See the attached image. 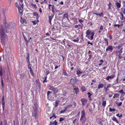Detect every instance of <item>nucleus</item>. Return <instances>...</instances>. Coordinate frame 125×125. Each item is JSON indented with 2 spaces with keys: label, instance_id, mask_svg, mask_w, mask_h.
<instances>
[{
  "label": "nucleus",
  "instance_id": "1",
  "mask_svg": "<svg viewBox=\"0 0 125 125\" xmlns=\"http://www.w3.org/2000/svg\"><path fill=\"white\" fill-rule=\"evenodd\" d=\"M0 36L1 41L5 40L7 38V35L4 33V29L3 27V25L1 26V29Z\"/></svg>",
  "mask_w": 125,
  "mask_h": 125
},
{
  "label": "nucleus",
  "instance_id": "2",
  "mask_svg": "<svg viewBox=\"0 0 125 125\" xmlns=\"http://www.w3.org/2000/svg\"><path fill=\"white\" fill-rule=\"evenodd\" d=\"M48 88L49 90L52 91L54 93H57L59 92L58 88L54 87H52L49 86L48 87Z\"/></svg>",
  "mask_w": 125,
  "mask_h": 125
},
{
  "label": "nucleus",
  "instance_id": "3",
  "mask_svg": "<svg viewBox=\"0 0 125 125\" xmlns=\"http://www.w3.org/2000/svg\"><path fill=\"white\" fill-rule=\"evenodd\" d=\"M34 111L32 113V115L36 119L38 116V110L37 109H34Z\"/></svg>",
  "mask_w": 125,
  "mask_h": 125
},
{
  "label": "nucleus",
  "instance_id": "4",
  "mask_svg": "<svg viewBox=\"0 0 125 125\" xmlns=\"http://www.w3.org/2000/svg\"><path fill=\"white\" fill-rule=\"evenodd\" d=\"M16 24L13 22H10L9 25V28H14L16 26Z\"/></svg>",
  "mask_w": 125,
  "mask_h": 125
},
{
  "label": "nucleus",
  "instance_id": "5",
  "mask_svg": "<svg viewBox=\"0 0 125 125\" xmlns=\"http://www.w3.org/2000/svg\"><path fill=\"white\" fill-rule=\"evenodd\" d=\"M113 50V48L112 45L108 46L106 49V51H108L110 52H111Z\"/></svg>",
  "mask_w": 125,
  "mask_h": 125
},
{
  "label": "nucleus",
  "instance_id": "6",
  "mask_svg": "<svg viewBox=\"0 0 125 125\" xmlns=\"http://www.w3.org/2000/svg\"><path fill=\"white\" fill-rule=\"evenodd\" d=\"M82 105H84L86 104L87 102V100L86 99L83 98L81 100Z\"/></svg>",
  "mask_w": 125,
  "mask_h": 125
},
{
  "label": "nucleus",
  "instance_id": "7",
  "mask_svg": "<svg viewBox=\"0 0 125 125\" xmlns=\"http://www.w3.org/2000/svg\"><path fill=\"white\" fill-rule=\"evenodd\" d=\"M70 83H71L73 84L75 83L76 82V79L75 78H72L70 79Z\"/></svg>",
  "mask_w": 125,
  "mask_h": 125
},
{
  "label": "nucleus",
  "instance_id": "8",
  "mask_svg": "<svg viewBox=\"0 0 125 125\" xmlns=\"http://www.w3.org/2000/svg\"><path fill=\"white\" fill-rule=\"evenodd\" d=\"M85 115V113L84 110H83L82 111L81 113V118H80V120H81L83 117H85L84 116Z\"/></svg>",
  "mask_w": 125,
  "mask_h": 125
},
{
  "label": "nucleus",
  "instance_id": "9",
  "mask_svg": "<svg viewBox=\"0 0 125 125\" xmlns=\"http://www.w3.org/2000/svg\"><path fill=\"white\" fill-rule=\"evenodd\" d=\"M57 122L56 120H55L53 123L51 122L50 123V124L49 125H57Z\"/></svg>",
  "mask_w": 125,
  "mask_h": 125
},
{
  "label": "nucleus",
  "instance_id": "10",
  "mask_svg": "<svg viewBox=\"0 0 125 125\" xmlns=\"http://www.w3.org/2000/svg\"><path fill=\"white\" fill-rule=\"evenodd\" d=\"M115 77V75H113L110 76H108L106 78V79L107 80H109V79H112L113 78Z\"/></svg>",
  "mask_w": 125,
  "mask_h": 125
},
{
  "label": "nucleus",
  "instance_id": "11",
  "mask_svg": "<svg viewBox=\"0 0 125 125\" xmlns=\"http://www.w3.org/2000/svg\"><path fill=\"white\" fill-rule=\"evenodd\" d=\"M104 86V84L103 83L99 84L98 85V88L100 89L101 88H102Z\"/></svg>",
  "mask_w": 125,
  "mask_h": 125
},
{
  "label": "nucleus",
  "instance_id": "12",
  "mask_svg": "<svg viewBox=\"0 0 125 125\" xmlns=\"http://www.w3.org/2000/svg\"><path fill=\"white\" fill-rule=\"evenodd\" d=\"M36 82L37 84V86L39 87L40 89V84L39 80L37 79L36 80Z\"/></svg>",
  "mask_w": 125,
  "mask_h": 125
},
{
  "label": "nucleus",
  "instance_id": "13",
  "mask_svg": "<svg viewBox=\"0 0 125 125\" xmlns=\"http://www.w3.org/2000/svg\"><path fill=\"white\" fill-rule=\"evenodd\" d=\"M72 21H73V24H75L77 22V20L76 18H72L71 19Z\"/></svg>",
  "mask_w": 125,
  "mask_h": 125
},
{
  "label": "nucleus",
  "instance_id": "14",
  "mask_svg": "<svg viewBox=\"0 0 125 125\" xmlns=\"http://www.w3.org/2000/svg\"><path fill=\"white\" fill-rule=\"evenodd\" d=\"M73 65V64L71 61H70L68 63V65L69 67Z\"/></svg>",
  "mask_w": 125,
  "mask_h": 125
},
{
  "label": "nucleus",
  "instance_id": "15",
  "mask_svg": "<svg viewBox=\"0 0 125 125\" xmlns=\"http://www.w3.org/2000/svg\"><path fill=\"white\" fill-rule=\"evenodd\" d=\"M73 90L75 91V92L76 94L79 92V89L77 88H75L73 89Z\"/></svg>",
  "mask_w": 125,
  "mask_h": 125
},
{
  "label": "nucleus",
  "instance_id": "16",
  "mask_svg": "<svg viewBox=\"0 0 125 125\" xmlns=\"http://www.w3.org/2000/svg\"><path fill=\"white\" fill-rule=\"evenodd\" d=\"M4 24L6 28H9V25H8L6 21H5V22L4 23Z\"/></svg>",
  "mask_w": 125,
  "mask_h": 125
},
{
  "label": "nucleus",
  "instance_id": "17",
  "mask_svg": "<svg viewBox=\"0 0 125 125\" xmlns=\"http://www.w3.org/2000/svg\"><path fill=\"white\" fill-rule=\"evenodd\" d=\"M115 5L117 8H119L121 6V4L118 2H116L115 3Z\"/></svg>",
  "mask_w": 125,
  "mask_h": 125
},
{
  "label": "nucleus",
  "instance_id": "18",
  "mask_svg": "<svg viewBox=\"0 0 125 125\" xmlns=\"http://www.w3.org/2000/svg\"><path fill=\"white\" fill-rule=\"evenodd\" d=\"M86 120V118L85 117H83L82 119L81 120V121L83 123H84L85 122V121Z\"/></svg>",
  "mask_w": 125,
  "mask_h": 125
},
{
  "label": "nucleus",
  "instance_id": "19",
  "mask_svg": "<svg viewBox=\"0 0 125 125\" xmlns=\"http://www.w3.org/2000/svg\"><path fill=\"white\" fill-rule=\"evenodd\" d=\"M106 101L103 100L102 101V105L104 107H105L106 106Z\"/></svg>",
  "mask_w": 125,
  "mask_h": 125
},
{
  "label": "nucleus",
  "instance_id": "20",
  "mask_svg": "<svg viewBox=\"0 0 125 125\" xmlns=\"http://www.w3.org/2000/svg\"><path fill=\"white\" fill-rule=\"evenodd\" d=\"M53 17V16H49V22L50 23V24L51 23V21Z\"/></svg>",
  "mask_w": 125,
  "mask_h": 125
},
{
  "label": "nucleus",
  "instance_id": "21",
  "mask_svg": "<svg viewBox=\"0 0 125 125\" xmlns=\"http://www.w3.org/2000/svg\"><path fill=\"white\" fill-rule=\"evenodd\" d=\"M68 108L67 107H65V109L63 110H62L61 111L60 113L61 114L63 113H64V112L66 111V109H67Z\"/></svg>",
  "mask_w": 125,
  "mask_h": 125
},
{
  "label": "nucleus",
  "instance_id": "22",
  "mask_svg": "<svg viewBox=\"0 0 125 125\" xmlns=\"http://www.w3.org/2000/svg\"><path fill=\"white\" fill-rule=\"evenodd\" d=\"M33 15L34 16H36L37 18H39L38 14L37 12H34L33 13Z\"/></svg>",
  "mask_w": 125,
  "mask_h": 125
},
{
  "label": "nucleus",
  "instance_id": "23",
  "mask_svg": "<svg viewBox=\"0 0 125 125\" xmlns=\"http://www.w3.org/2000/svg\"><path fill=\"white\" fill-rule=\"evenodd\" d=\"M112 119L113 121H115L117 123H118V121L117 120L116 118L115 117H114Z\"/></svg>",
  "mask_w": 125,
  "mask_h": 125
},
{
  "label": "nucleus",
  "instance_id": "24",
  "mask_svg": "<svg viewBox=\"0 0 125 125\" xmlns=\"http://www.w3.org/2000/svg\"><path fill=\"white\" fill-rule=\"evenodd\" d=\"M81 90H82V91L83 92H84V91H85L86 90L85 89V88L84 86H82L81 87Z\"/></svg>",
  "mask_w": 125,
  "mask_h": 125
},
{
  "label": "nucleus",
  "instance_id": "25",
  "mask_svg": "<svg viewBox=\"0 0 125 125\" xmlns=\"http://www.w3.org/2000/svg\"><path fill=\"white\" fill-rule=\"evenodd\" d=\"M21 22L22 23H26V21L24 19H21Z\"/></svg>",
  "mask_w": 125,
  "mask_h": 125
},
{
  "label": "nucleus",
  "instance_id": "26",
  "mask_svg": "<svg viewBox=\"0 0 125 125\" xmlns=\"http://www.w3.org/2000/svg\"><path fill=\"white\" fill-rule=\"evenodd\" d=\"M119 92L122 94H125V92H124V91L122 90H121L120 91H119Z\"/></svg>",
  "mask_w": 125,
  "mask_h": 125
},
{
  "label": "nucleus",
  "instance_id": "27",
  "mask_svg": "<svg viewBox=\"0 0 125 125\" xmlns=\"http://www.w3.org/2000/svg\"><path fill=\"white\" fill-rule=\"evenodd\" d=\"M116 103L118 106H120L122 105V103L121 102H117Z\"/></svg>",
  "mask_w": 125,
  "mask_h": 125
},
{
  "label": "nucleus",
  "instance_id": "28",
  "mask_svg": "<svg viewBox=\"0 0 125 125\" xmlns=\"http://www.w3.org/2000/svg\"><path fill=\"white\" fill-rule=\"evenodd\" d=\"M91 32V31L89 30H88L86 31V34L87 35H88L90 34Z\"/></svg>",
  "mask_w": 125,
  "mask_h": 125
},
{
  "label": "nucleus",
  "instance_id": "29",
  "mask_svg": "<svg viewBox=\"0 0 125 125\" xmlns=\"http://www.w3.org/2000/svg\"><path fill=\"white\" fill-rule=\"evenodd\" d=\"M79 39L78 38H76V39H74L73 40V41L75 42H78L79 41Z\"/></svg>",
  "mask_w": 125,
  "mask_h": 125
},
{
  "label": "nucleus",
  "instance_id": "30",
  "mask_svg": "<svg viewBox=\"0 0 125 125\" xmlns=\"http://www.w3.org/2000/svg\"><path fill=\"white\" fill-rule=\"evenodd\" d=\"M76 74L77 75H79L82 73L79 70H77L76 71Z\"/></svg>",
  "mask_w": 125,
  "mask_h": 125
},
{
  "label": "nucleus",
  "instance_id": "31",
  "mask_svg": "<svg viewBox=\"0 0 125 125\" xmlns=\"http://www.w3.org/2000/svg\"><path fill=\"white\" fill-rule=\"evenodd\" d=\"M68 15L67 14H65L63 15L64 17L66 18L67 19H68Z\"/></svg>",
  "mask_w": 125,
  "mask_h": 125
},
{
  "label": "nucleus",
  "instance_id": "32",
  "mask_svg": "<svg viewBox=\"0 0 125 125\" xmlns=\"http://www.w3.org/2000/svg\"><path fill=\"white\" fill-rule=\"evenodd\" d=\"M109 109L110 111L111 112H112L113 111H115L116 110L114 108L113 109H112L111 108H109Z\"/></svg>",
  "mask_w": 125,
  "mask_h": 125
},
{
  "label": "nucleus",
  "instance_id": "33",
  "mask_svg": "<svg viewBox=\"0 0 125 125\" xmlns=\"http://www.w3.org/2000/svg\"><path fill=\"white\" fill-rule=\"evenodd\" d=\"M119 96V94H114V98H115V97H117Z\"/></svg>",
  "mask_w": 125,
  "mask_h": 125
},
{
  "label": "nucleus",
  "instance_id": "34",
  "mask_svg": "<svg viewBox=\"0 0 125 125\" xmlns=\"http://www.w3.org/2000/svg\"><path fill=\"white\" fill-rule=\"evenodd\" d=\"M26 58L28 60L29 62V54H28L27 56L26 57Z\"/></svg>",
  "mask_w": 125,
  "mask_h": 125
},
{
  "label": "nucleus",
  "instance_id": "35",
  "mask_svg": "<svg viewBox=\"0 0 125 125\" xmlns=\"http://www.w3.org/2000/svg\"><path fill=\"white\" fill-rule=\"evenodd\" d=\"M1 85H2V87H3L4 84V83H3V80H2V77H1Z\"/></svg>",
  "mask_w": 125,
  "mask_h": 125
},
{
  "label": "nucleus",
  "instance_id": "36",
  "mask_svg": "<svg viewBox=\"0 0 125 125\" xmlns=\"http://www.w3.org/2000/svg\"><path fill=\"white\" fill-rule=\"evenodd\" d=\"M59 101H56L55 102V107L57 106L58 105V104L59 103Z\"/></svg>",
  "mask_w": 125,
  "mask_h": 125
},
{
  "label": "nucleus",
  "instance_id": "37",
  "mask_svg": "<svg viewBox=\"0 0 125 125\" xmlns=\"http://www.w3.org/2000/svg\"><path fill=\"white\" fill-rule=\"evenodd\" d=\"M98 16L99 17H100L102 16L103 15V13L102 12H101L100 14H98Z\"/></svg>",
  "mask_w": 125,
  "mask_h": 125
},
{
  "label": "nucleus",
  "instance_id": "38",
  "mask_svg": "<svg viewBox=\"0 0 125 125\" xmlns=\"http://www.w3.org/2000/svg\"><path fill=\"white\" fill-rule=\"evenodd\" d=\"M116 116H118V117H119V118H120L121 117H122V114H120V115H119V114H117L116 115Z\"/></svg>",
  "mask_w": 125,
  "mask_h": 125
},
{
  "label": "nucleus",
  "instance_id": "39",
  "mask_svg": "<svg viewBox=\"0 0 125 125\" xmlns=\"http://www.w3.org/2000/svg\"><path fill=\"white\" fill-rule=\"evenodd\" d=\"M123 49V48H121L120 50L119 51H118V52L119 53V54H121V53L122 52V50Z\"/></svg>",
  "mask_w": 125,
  "mask_h": 125
},
{
  "label": "nucleus",
  "instance_id": "40",
  "mask_svg": "<svg viewBox=\"0 0 125 125\" xmlns=\"http://www.w3.org/2000/svg\"><path fill=\"white\" fill-rule=\"evenodd\" d=\"M32 22L33 23V24L34 25H35L37 23L36 21H35V20L32 21Z\"/></svg>",
  "mask_w": 125,
  "mask_h": 125
},
{
  "label": "nucleus",
  "instance_id": "41",
  "mask_svg": "<svg viewBox=\"0 0 125 125\" xmlns=\"http://www.w3.org/2000/svg\"><path fill=\"white\" fill-rule=\"evenodd\" d=\"M120 14L121 15V16L122 17V18L121 19V20H123L124 18L123 15L121 13H120Z\"/></svg>",
  "mask_w": 125,
  "mask_h": 125
},
{
  "label": "nucleus",
  "instance_id": "42",
  "mask_svg": "<svg viewBox=\"0 0 125 125\" xmlns=\"http://www.w3.org/2000/svg\"><path fill=\"white\" fill-rule=\"evenodd\" d=\"M18 11L20 14L21 15L22 14V10L21 9H20V10H19Z\"/></svg>",
  "mask_w": 125,
  "mask_h": 125
},
{
  "label": "nucleus",
  "instance_id": "43",
  "mask_svg": "<svg viewBox=\"0 0 125 125\" xmlns=\"http://www.w3.org/2000/svg\"><path fill=\"white\" fill-rule=\"evenodd\" d=\"M2 103L3 105V108H4L5 104L4 101H2Z\"/></svg>",
  "mask_w": 125,
  "mask_h": 125
},
{
  "label": "nucleus",
  "instance_id": "44",
  "mask_svg": "<svg viewBox=\"0 0 125 125\" xmlns=\"http://www.w3.org/2000/svg\"><path fill=\"white\" fill-rule=\"evenodd\" d=\"M63 73L65 75H67V74L66 72L64 70L63 71Z\"/></svg>",
  "mask_w": 125,
  "mask_h": 125
},
{
  "label": "nucleus",
  "instance_id": "45",
  "mask_svg": "<svg viewBox=\"0 0 125 125\" xmlns=\"http://www.w3.org/2000/svg\"><path fill=\"white\" fill-rule=\"evenodd\" d=\"M64 120V118L61 117L60 118L59 121L61 122L62 121H63Z\"/></svg>",
  "mask_w": 125,
  "mask_h": 125
},
{
  "label": "nucleus",
  "instance_id": "46",
  "mask_svg": "<svg viewBox=\"0 0 125 125\" xmlns=\"http://www.w3.org/2000/svg\"><path fill=\"white\" fill-rule=\"evenodd\" d=\"M1 70H0V75L2 76V73L1 67Z\"/></svg>",
  "mask_w": 125,
  "mask_h": 125
},
{
  "label": "nucleus",
  "instance_id": "47",
  "mask_svg": "<svg viewBox=\"0 0 125 125\" xmlns=\"http://www.w3.org/2000/svg\"><path fill=\"white\" fill-rule=\"evenodd\" d=\"M121 25H119V24H115L114 25V27H116L117 26L118 28H119L120 26H121Z\"/></svg>",
  "mask_w": 125,
  "mask_h": 125
},
{
  "label": "nucleus",
  "instance_id": "48",
  "mask_svg": "<svg viewBox=\"0 0 125 125\" xmlns=\"http://www.w3.org/2000/svg\"><path fill=\"white\" fill-rule=\"evenodd\" d=\"M30 73H31V74L32 75H33V72L32 71L31 68H30Z\"/></svg>",
  "mask_w": 125,
  "mask_h": 125
},
{
  "label": "nucleus",
  "instance_id": "49",
  "mask_svg": "<svg viewBox=\"0 0 125 125\" xmlns=\"http://www.w3.org/2000/svg\"><path fill=\"white\" fill-rule=\"evenodd\" d=\"M103 29V26L102 25H101V26L100 27V30L102 31Z\"/></svg>",
  "mask_w": 125,
  "mask_h": 125
},
{
  "label": "nucleus",
  "instance_id": "50",
  "mask_svg": "<svg viewBox=\"0 0 125 125\" xmlns=\"http://www.w3.org/2000/svg\"><path fill=\"white\" fill-rule=\"evenodd\" d=\"M52 92L50 91H48V92H47V96H48L50 94H52Z\"/></svg>",
  "mask_w": 125,
  "mask_h": 125
},
{
  "label": "nucleus",
  "instance_id": "51",
  "mask_svg": "<svg viewBox=\"0 0 125 125\" xmlns=\"http://www.w3.org/2000/svg\"><path fill=\"white\" fill-rule=\"evenodd\" d=\"M32 6L33 7H34L35 8H36L37 7V6L36 5L33 4H32Z\"/></svg>",
  "mask_w": 125,
  "mask_h": 125
},
{
  "label": "nucleus",
  "instance_id": "52",
  "mask_svg": "<svg viewBox=\"0 0 125 125\" xmlns=\"http://www.w3.org/2000/svg\"><path fill=\"white\" fill-rule=\"evenodd\" d=\"M121 46L120 45L117 47V48L118 49H119L121 48Z\"/></svg>",
  "mask_w": 125,
  "mask_h": 125
},
{
  "label": "nucleus",
  "instance_id": "53",
  "mask_svg": "<svg viewBox=\"0 0 125 125\" xmlns=\"http://www.w3.org/2000/svg\"><path fill=\"white\" fill-rule=\"evenodd\" d=\"M72 106V105H68V106L66 107H67L68 108H67V109H68V108H70Z\"/></svg>",
  "mask_w": 125,
  "mask_h": 125
},
{
  "label": "nucleus",
  "instance_id": "54",
  "mask_svg": "<svg viewBox=\"0 0 125 125\" xmlns=\"http://www.w3.org/2000/svg\"><path fill=\"white\" fill-rule=\"evenodd\" d=\"M118 57L119 59H121L122 58V56L121 55V54H118Z\"/></svg>",
  "mask_w": 125,
  "mask_h": 125
},
{
  "label": "nucleus",
  "instance_id": "55",
  "mask_svg": "<svg viewBox=\"0 0 125 125\" xmlns=\"http://www.w3.org/2000/svg\"><path fill=\"white\" fill-rule=\"evenodd\" d=\"M110 86H111L110 84H109L107 85L106 88H108L110 87Z\"/></svg>",
  "mask_w": 125,
  "mask_h": 125
},
{
  "label": "nucleus",
  "instance_id": "56",
  "mask_svg": "<svg viewBox=\"0 0 125 125\" xmlns=\"http://www.w3.org/2000/svg\"><path fill=\"white\" fill-rule=\"evenodd\" d=\"M88 44H91L92 45H93L92 43L91 42H90L89 41L88 42Z\"/></svg>",
  "mask_w": 125,
  "mask_h": 125
},
{
  "label": "nucleus",
  "instance_id": "57",
  "mask_svg": "<svg viewBox=\"0 0 125 125\" xmlns=\"http://www.w3.org/2000/svg\"><path fill=\"white\" fill-rule=\"evenodd\" d=\"M46 78H47V76H46L45 77L44 80L43 81V83H44L45 82H46Z\"/></svg>",
  "mask_w": 125,
  "mask_h": 125
},
{
  "label": "nucleus",
  "instance_id": "58",
  "mask_svg": "<svg viewBox=\"0 0 125 125\" xmlns=\"http://www.w3.org/2000/svg\"><path fill=\"white\" fill-rule=\"evenodd\" d=\"M52 116L53 117H54V118H56V117L55 116V114H53V115Z\"/></svg>",
  "mask_w": 125,
  "mask_h": 125
},
{
  "label": "nucleus",
  "instance_id": "59",
  "mask_svg": "<svg viewBox=\"0 0 125 125\" xmlns=\"http://www.w3.org/2000/svg\"><path fill=\"white\" fill-rule=\"evenodd\" d=\"M77 120L76 119H75L73 121V123H74Z\"/></svg>",
  "mask_w": 125,
  "mask_h": 125
},
{
  "label": "nucleus",
  "instance_id": "60",
  "mask_svg": "<svg viewBox=\"0 0 125 125\" xmlns=\"http://www.w3.org/2000/svg\"><path fill=\"white\" fill-rule=\"evenodd\" d=\"M88 24L90 25H92V23L91 22H89Z\"/></svg>",
  "mask_w": 125,
  "mask_h": 125
},
{
  "label": "nucleus",
  "instance_id": "61",
  "mask_svg": "<svg viewBox=\"0 0 125 125\" xmlns=\"http://www.w3.org/2000/svg\"><path fill=\"white\" fill-rule=\"evenodd\" d=\"M39 11L40 13H41L42 12V9L41 8H40L39 10Z\"/></svg>",
  "mask_w": 125,
  "mask_h": 125
},
{
  "label": "nucleus",
  "instance_id": "62",
  "mask_svg": "<svg viewBox=\"0 0 125 125\" xmlns=\"http://www.w3.org/2000/svg\"><path fill=\"white\" fill-rule=\"evenodd\" d=\"M100 62L102 64L103 62V61L102 59H101V60H100Z\"/></svg>",
  "mask_w": 125,
  "mask_h": 125
},
{
  "label": "nucleus",
  "instance_id": "63",
  "mask_svg": "<svg viewBox=\"0 0 125 125\" xmlns=\"http://www.w3.org/2000/svg\"><path fill=\"white\" fill-rule=\"evenodd\" d=\"M79 21L80 23H81V22H83V21L82 20H81V19H80L79 20Z\"/></svg>",
  "mask_w": 125,
  "mask_h": 125
},
{
  "label": "nucleus",
  "instance_id": "64",
  "mask_svg": "<svg viewBox=\"0 0 125 125\" xmlns=\"http://www.w3.org/2000/svg\"><path fill=\"white\" fill-rule=\"evenodd\" d=\"M104 40H105V41H106V42H108V39H107L106 38H105L104 39Z\"/></svg>",
  "mask_w": 125,
  "mask_h": 125
}]
</instances>
